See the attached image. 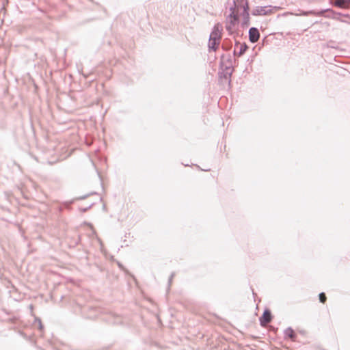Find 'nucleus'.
Instances as JSON below:
<instances>
[{
  "instance_id": "f257e3e1",
  "label": "nucleus",
  "mask_w": 350,
  "mask_h": 350,
  "mask_svg": "<svg viewBox=\"0 0 350 350\" xmlns=\"http://www.w3.org/2000/svg\"><path fill=\"white\" fill-rule=\"evenodd\" d=\"M239 14L237 12H231L229 14L226 18V29L229 34H233V29L234 26L239 23Z\"/></svg>"
},
{
  "instance_id": "f03ea898",
  "label": "nucleus",
  "mask_w": 350,
  "mask_h": 350,
  "mask_svg": "<svg viewBox=\"0 0 350 350\" xmlns=\"http://www.w3.org/2000/svg\"><path fill=\"white\" fill-rule=\"evenodd\" d=\"M240 9H243V10H249V4L247 0H232V4L229 8V10L231 12H237L238 14V12Z\"/></svg>"
},
{
  "instance_id": "7ed1b4c3",
  "label": "nucleus",
  "mask_w": 350,
  "mask_h": 350,
  "mask_svg": "<svg viewBox=\"0 0 350 350\" xmlns=\"http://www.w3.org/2000/svg\"><path fill=\"white\" fill-rule=\"evenodd\" d=\"M272 12L271 6H258L252 10L254 16H263L268 15Z\"/></svg>"
},
{
  "instance_id": "20e7f679",
  "label": "nucleus",
  "mask_w": 350,
  "mask_h": 350,
  "mask_svg": "<svg viewBox=\"0 0 350 350\" xmlns=\"http://www.w3.org/2000/svg\"><path fill=\"white\" fill-rule=\"evenodd\" d=\"M223 27L220 23L214 25L212 32L210 34V39L221 40Z\"/></svg>"
},
{
  "instance_id": "39448f33",
  "label": "nucleus",
  "mask_w": 350,
  "mask_h": 350,
  "mask_svg": "<svg viewBox=\"0 0 350 350\" xmlns=\"http://www.w3.org/2000/svg\"><path fill=\"white\" fill-rule=\"evenodd\" d=\"M329 9H325L321 10L319 12L314 11V10H309V11H304V10H299V12L295 14L296 16H309V15H314V16H324L326 11H329Z\"/></svg>"
},
{
  "instance_id": "423d86ee",
  "label": "nucleus",
  "mask_w": 350,
  "mask_h": 350,
  "mask_svg": "<svg viewBox=\"0 0 350 350\" xmlns=\"http://www.w3.org/2000/svg\"><path fill=\"white\" fill-rule=\"evenodd\" d=\"M272 314L271 310L265 309L263 312L262 315L260 317V323L262 326H265L269 323L272 320Z\"/></svg>"
},
{
  "instance_id": "0eeeda50",
  "label": "nucleus",
  "mask_w": 350,
  "mask_h": 350,
  "mask_svg": "<svg viewBox=\"0 0 350 350\" xmlns=\"http://www.w3.org/2000/svg\"><path fill=\"white\" fill-rule=\"evenodd\" d=\"M248 36L252 43H256L260 38V32L256 27H251L249 29Z\"/></svg>"
},
{
  "instance_id": "6e6552de",
  "label": "nucleus",
  "mask_w": 350,
  "mask_h": 350,
  "mask_svg": "<svg viewBox=\"0 0 350 350\" xmlns=\"http://www.w3.org/2000/svg\"><path fill=\"white\" fill-rule=\"evenodd\" d=\"M232 74V70H231L230 66H226V69L224 72L219 73V77L224 78L225 79H227L228 81V83H230L231 82V76Z\"/></svg>"
},
{
  "instance_id": "1a4fd4ad",
  "label": "nucleus",
  "mask_w": 350,
  "mask_h": 350,
  "mask_svg": "<svg viewBox=\"0 0 350 350\" xmlns=\"http://www.w3.org/2000/svg\"><path fill=\"white\" fill-rule=\"evenodd\" d=\"M242 16V26L243 27H248L250 25V14L249 10H243L242 13L241 14Z\"/></svg>"
},
{
  "instance_id": "9d476101",
  "label": "nucleus",
  "mask_w": 350,
  "mask_h": 350,
  "mask_svg": "<svg viewBox=\"0 0 350 350\" xmlns=\"http://www.w3.org/2000/svg\"><path fill=\"white\" fill-rule=\"evenodd\" d=\"M219 44H220V40H217V39H210L209 38V42H208V49L209 50H212L213 51H217V49H218L219 46Z\"/></svg>"
},
{
  "instance_id": "9b49d317",
  "label": "nucleus",
  "mask_w": 350,
  "mask_h": 350,
  "mask_svg": "<svg viewBox=\"0 0 350 350\" xmlns=\"http://www.w3.org/2000/svg\"><path fill=\"white\" fill-rule=\"evenodd\" d=\"M248 49V46L247 45L246 43H243L241 44L240 46V48H239V51L237 52L236 49L234 50V55H237V56H241L243 55L245 51L247 50Z\"/></svg>"
},
{
  "instance_id": "f8f14e48",
  "label": "nucleus",
  "mask_w": 350,
  "mask_h": 350,
  "mask_svg": "<svg viewBox=\"0 0 350 350\" xmlns=\"http://www.w3.org/2000/svg\"><path fill=\"white\" fill-rule=\"evenodd\" d=\"M350 4V0H336L334 2V5L339 8H346Z\"/></svg>"
},
{
  "instance_id": "ddd939ff",
  "label": "nucleus",
  "mask_w": 350,
  "mask_h": 350,
  "mask_svg": "<svg viewBox=\"0 0 350 350\" xmlns=\"http://www.w3.org/2000/svg\"><path fill=\"white\" fill-rule=\"evenodd\" d=\"M284 334L286 337H288L293 340L296 337V334L291 327H288L287 329H286V330L284 331Z\"/></svg>"
},
{
  "instance_id": "4468645a",
  "label": "nucleus",
  "mask_w": 350,
  "mask_h": 350,
  "mask_svg": "<svg viewBox=\"0 0 350 350\" xmlns=\"http://www.w3.org/2000/svg\"><path fill=\"white\" fill-rule=\"evenodd\" d=\"M221 46L224 51H229L232 47V42L230 40L225 39L222 43Z\"/></svg>"
},
{
  "instance_id": "2eb2a0df",
  "label": "nucleus",
  "mask_w": 350,
  "mask_h": 350,
  "mask_svg": "<svg viewBox=\"0 0 350 350\" xmlns=\"http://www.w3.org/2000/svg\"><path fill=\"white\" fill-rule=\"evenodd\" d=\"M329 11H326L325 12H331L332 14V16L327 15V17H332V18H338V16H342V14L339 12H335L331 9H329Z\"/></svg>"
},
{
  "instance_id": "dca6fc26",
  "label": "nucleus",
  "mask_w": 350,
  "mask_h": 350,
  "mask_svg": "<svg viewBox=\"0 0 350 350\" xmlns=\"http://www.w3.org/2000/svg\"><path fill=\"white\" fill-rule=\"evenodd\" d=\"M319 298L320 302H321L323 304H324L325 302L326 299H327L325 293H319Z\"/></svg>"
},
{
  "instance_id": "f3484780",
  "label": "nucleus",
  "mask_w": 350,
  "mask_h": 350,
  "mask_svg": "<svg viewBox=\"0 0 350 350\" xmlns=\"http://www.w3.org/2000/svg\"><path fill=\"white\" fill-rule=\"evenodd\" d=\"M111 318L113 319L109 320L111 323L117 324V323H120V318L118 316H116V317L112 316Z\"/></svg>"
},
{
  "instance_id": "a211bd4d",
  "label": "nucleus",
  "mask_w": 350,
  "mask_h": 350,
  "mask_svg": "<svg viewBox=\"0 0 350 350\" xmlns=\"http://www.w3.org/2000/svg\"><path fill=\"white\" fill-rule=\"evenodd\" d=\"M36 321H38L39 329L40 331H42L43 329V325L42 324L41 320L40 319H37Z\"/></svg>"
},
{
  "instance_id": "6ab92c4d",
  "label": "nucleus",
  "mask_w": 350,
  "mask_h": 350,
  "mask_svg": "<svg viewBox=\"0 0 350 350\" xmlns=\"http://www.w3.org/2000/svg\"><path fill=\"white\" fill-rule=\"evenodd\" d=\"M174 275H175V273H171V275H170V278H169V280H168L169 286H170V285H171V282H172V279H173V278L174 277Z\"/></svg>"
},
{
  "instance_id": "aec40b11",
  "label": "nucleus",
  "mask_w": 350,
  "mask_h": 350,
  "mask_svg": "<svg viewBox=\"0 0 350 350\" xmlns=\"http://www.w3.org/2000/svg\"><path fill=\"white\" fill-rule=\"evenodd\" d=\"M90 208V206L89 207L82 208V209H81V211H82L83 212H85V211H87L88 210V208Z\"/></svg>"
},
{
  "instance_id": "412c9836",
  "label": "nucleus",
  "mask_w": 350,
  "mask_h": 350,
  "mask_svg": "<svg viewBox=\"0 0 350 350\" xmlns=\"http://www.w3.org/2000/svg\"><path fill=\"white\" fill-rule=\"evenodd\" d=\"M86 197H87V196H82V197L78 198L77 199H78V200H83V199H85Z\"/></svg>"
},
{
  "instance_id": "4be33fe9",
  "label": "nucleus",
  "mask_w": 350,
  "mask_h": 350,
  "mask_svg": "<svg viewBox=\"0 0 350 350\" xmlns=\"http://www.w3.org/2000/svg\"><path fill=\"white\" fill-rule=\"evenodd\" d=\"M238 44H239V42H237V41H236V42H235V45H236V46H238Z\"/></svg>"
},
{
  "instance_id": "5701e85b",
  "label": "nucleus",
  "mask_w": 350,
  "mask_h": 350,
  "mask_svg": "<svg viewBox=\"0 0 350 350\" xmlns=\"http://www.w3.org/2000/svg\"><path fill=\"white\" fill-rule=\"evenodd\" d=\"M118 266H119L120 267H122V265H121L120 263H118Z\"/></svg>"
}]
</instances>
